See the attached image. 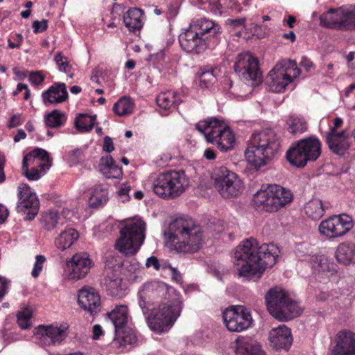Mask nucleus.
Returning a JSON list of instances; mask_svg holds the SVG:
<instances>
[{
    "label": "nucleus",
    "instance_id": "obj_31",
    "mask_svg": "<svg viewBox=\"0 0 355 355\" xmlns=\"http://www.w3.org/2000/svg\"><path fill=\"white\" fill-rule=\"evenodd\" d=\"M101 171L106 178L119 179L123 176L122 167L116 164L110 155L101 158Z\"/></svg>",
    "mask_w": 355,
    "mask_h": 355
},
{
    "label": "nucleus",
    "instance_id": "obj_4",
    "mask_svg": "<svg viewBox=\"0 0 355 355\" xmlns=\"http://www.w3.org/2000/svg\"><path fill=\"white\" fill-rule=\"evenodd\" d=\"M168 239L180 252H195L202 243V232L191 218H178L168 226Z\"/></svg>",
    "mask_w": 355,
    "mask_h": 355
},
{
    "label": "nucleus",
    "instance_id": "obj_58",
    "mask_svg": "<svg viewBox=\"0 0 355 355\" xmlns=\"http://www.w3.org/2000/svg\"><path fill=\"white\" fill-rule=\"evenodd\" d=\"M103 149L107 153H111L114 149L112 139L108 136L104 138Z\"/></svg>",
    "mask_w": 355,
    "mask_h": 355
},
{
    "label": "nucleus",
    "instance_id": "obj_51",
    "mask_svg": "<svg viewBox=\"0 0 355 355\" xmlns=\"http://www.w3.org/2000/svg\"><path fill=\"white\" fill-rule=\"evenodd\" d=\"M246 19L245 17L231 19L228 18L225 21L226 25L229 26L232 29L245 27Z\"/></svg>",
    "mask_w": 355,
    "mask_h": 355
},
{
    "label": "nucleus",
    "instance_id": "obj_23",
    "mask_svg": "<svg viewBox=\"0 0 355 355\" xmlns=\"http://www.w3.org/2000/svg\"><path fill=\"white\" fill-rule=\"evenodd\" d=\"M42 97L45 105H57L66 101L68 98L66 85L63 83H53L42 92Z\"/></svg>",
    "mask_w": 355,
    "mask_h": 355
},
{
    "label": "nucleus",
    "instance_id": "obj_3",
    "mask_svg": "<svg viewBox=\"0 0 355 355\" xmlns=\"http://www.w3.org/2000/svg\"><path fill=\"white\" fill-rule=\"evenodd\" d=\"M280 142L275 132L267 129L253 133L245 150L248 162L255 168L266 165L277 153Z\"/></svg>",
    "mask_w": 355,
    "mask_h": 355
},
{
    "label": "nucleus",
    "instance_id": "obj_28",
    "mask_svg": "<svg viewBox=\"0 0 355 355\" xmlns=\"http://www.w3.org/2000/svg\"><path fill=\"white\" fill-rule=\"evenodd\" d=\"M268 78L271 80V89L276 93L284 92L286 86L293 82V78L285 69H277V67L269 72Z\"/></svg>",
    "mask_w": 355,
    "mask_h": 355
},
{
    "label": "nucleus",
    "instance_id": "obj_8",
    "mask_svg": "<svg viewBox=\"0 0 355 355\" xmlns=\"http://www.w3.org/2000/svg\"><path fill=\"white\" fill-rule=\"evenodd\" d=\"M267 309L279 321H288L299 316L302 309L288 290H268L265 295Z\"/></svg>",
    "mask_w": 355,
    "mask_h": 355
},
{
    "label": "nucleus",
    "instance_id": "obj_30",
    "mask_svg": "<svg viewBox=\"0 0 355 355\" xmlns=\"http://www.w3.org/2000/svg\"><path fill=\"white\" fill-rule=\"evenodd\" d=\"M336 258L338 263L345 266L355 264V243L352 241L343 242L336 251Z\"/></svg>",
    "mask_w": 355,
    "mask_h": 355
},
{
    "label": "nucleus",
    "instance_id": "obj_1",
    "mask_svg": "<svg viewBox=\"0 0 355 355\" xmlns=\"http://www.w3.org/2000/svg\"><path fill=\"white\" fill-rule=\"evenodd\" d=\"M279 248L273 243L259 245L253 238L244 240L234 252V264L241 276L259 278L276 263Z\"/></svg>",
    "mask_w": 355,
    "mask_h": 355
},
{
    "label": "nucleus",
    "instance_id": "obj_45",
    "mask_svg": "<svg viewBox=\"0 0 355 355\" xmlns=\"http://www.w3.org/2000/svg\"><path fill=\"white\" fill-rule=\"evenodd\" d=\"M32 317V312L28 309H25L21 311H19L17 314V323L19 326L23 329H26L31 327V318Z\"/></svg>",
    "mask_w": 355,
    "mask_h": 355
},
{
    "label": "nucleus",
    "instance_id": "obj_52",
    "mask_svg": "<svg viewBox=\"0 0 355 355\" xmlns=\"http://www.w3.org/2000/svg\"><path fill=\"white\" fill-rule=\"evenodd\" d=\"M68 157L73 164H78L83 157V151L80 148H76L67 153Z\"/></svg>",
    "mask_w": 355,
    "mask_h": 355
},
{
    "label": "nucleus",
    "instance_id": "obj_26",
    "mask_svg": "<svg viewBox=\"0 0 355 355\" xmlns=\"http://www.w3.org/2000/svg\"><path fill=\"white\" fill-rule=\"evenodd\" d=\"M78 302L81 308L95 314L100 311L101 297L95 290H79Z\"/></svg>",
    "mask_w": 355,
    "mask_h": 355
},
{
    "label": "nucleus",
    "instance_id": "obj_11",
    "mask_svg": "<svg viewBox=\"0 0 355 355\" xmlns=\"http://www.w3.org/2000/svg\"><path fill=\"white\" fill-rule=\"evenodd\" d=\"M322 153V143L318 138L311 136L300 139L290 146L286 153L288 162L298 168L316 161Z\"/></svg>",
    "mask_w": 355,
    "mask_h": 355
},
{
    "label": "nucleus",
    "instance_id": "obj_41",
    "mask_svg": "<svg viewBox=\"0 0 355 355\" xmlns=\"http://www.w3.org/2000/svg\"><path fill=\"white\" fill-rule=\"evenodd\" d=\"M217 71V68L212 66L202 67L198 72L200 86L208 88L213 83Z\"/></svg>",
    "mask_w": 355,
    "mask_h": 355
},
{
    "label": "nucleus",
    "instance_id": "obj_60",
    "mask_svg": "<svg viewBox=\"0 0 355 355\" xmlns=\"http://www.w3.org/2000/svg\"><path fill=\"white\" fill-rule=\"evenodd\" d=\"M5 162L6 159L4 155H0V183L3 182L6 180V175L4 173Z\"/></svg>",
    "mask_w": 355,
    "mask_h": 355
},
{
    "label": "nucleus",
    "instance_id": "obj_7",
    "mask_svg": "<svg viewBox=\"0 0 355 355\" xmlns=\"http://www.w3.org/2000/svg\"><path fill=\"white\" fill-rule=\"evenodd\" d=\"M146 223L140 218L128 219L119 231L114 248L125 256L137 254L146 238Z\"/></svg>",
    "mask_w": 355,
    "mask_h": 355
},
{
    "label": "nucleus",
    "instance_id": "obj_25",
    "mask_svg": "<svg viewBox=\"0 0 355 355\" xmlns=\"http://www.w3.org/2000/svg\"><path fill=\"white\" fill-rule=\"evenodd\" d=\"M269 340L276 349H288L292 344L293 337L290 329L282 324L270 331Z\"/></svg>",
    "mask_w": 355,
    "mask_h": 355
},
{
    "label": "nucleus",
    "instance_id": "obj_16",
    "mask_svg": "<svg viewBox=\"0 0 355 355\" xmlns=\"http://www.w3.org/2000/svg\"><path fill=\"white\" fill-rule=\"evenodd\" d=\"M17 212L21 213L25 220H33L37 215L40 201L36 193L27 184H20L17 188Z\"/></svg>",
    "mask_w": 355,
    "mask_h": 355
},
{
    "label": "nucleus",
    "instance_id": "obj_42",
    "mask_svg": "<svg viewBox=\"0 0 355 355\" xmlns=\"http://www.w3.org/2000/svg\"><path fill=\"white\" fill-rule=\"evenodd\" d=\"M96 116H89L87 114H79L75 119L76 128L80 132L91 131L96 123Z\"/></svg>",
    "mask_w": 355,
    "mask_h": 355
},
{
    "label": "nucleus",
    "instance_id": "obj_55",
    "mask_svg": "<svg viewBox=\"0 0 355 355\" xmlns=\"http://www.w3.org/2000/svg\"><path fill=\"white\" fill-rule=\"evenodd\" d=\"M117 336L121 338L123 345H132L137 341V338L134 334L125 332L124 329L121 331V335Z\"/></svg>",
    "mask_w": 355,
    "mask_h": 355
},
{
    "label": "nucleus",
    "instance_id": "obj_34",
    "mask_svg": "<svg viewBox=\"0 0 355 355\" xmlns=\"http://www.w3.org/2000/svg\"><path fill=\"white\" fill-rule=\"evenodd\" d=\"M157 105L164 110L176 108L182 102L180 95L175 92H161L156 98Z\"/></svg>",
    "mask_w": 355,
    "mask_h": 355
},
{
    "label": "nucleus",
    "instance_id": "obj_12",
    "mask_svg": "<svg viewBox=\"0 0 355 355\" xmlns=\"http://www.w3.org/2000/svg\"><path fill=\"white\" fill-rule=\"evenodd\" d=\"M214 186L225 198L238 196L243 191V182L237 174L225 166L216 168L214 173Z\"/></svg>",
    "mask_w": 355,
    "mask_h": 355
},
{
    "label": "nucleus",
    "instance_id": "obj_50",
    "mask_svg": "<svg viewBox=\"0 0 355 355\" xmlns=\"http://www.w3.org/2000/svg\"><path fill=\"white\" fill-rule=\"evenodd\" d=\"M45 76L41 71H31L29 74V81L34 86H39L43 83Z\"/></svg>",
    "mask_w": 355,
    "mask_h": 355
},
{
    "label": "nucleus",
    "instance_id": "obj_21",
    "mask_svg": "<svg viewBox=\"0 0 355 355\" xmlns=\"http://www.w3.org/2000/svg\"><path fill=\"white\" fill-rule=\"evenodd\" d=\"M337 343L332 350V355H355V334L341 331L336 336Z\"/></svg>",
    "mask_w": 355,
    "mask_h": 355
},
{
    "label": "nucleus",
    "instance_id": "obj_40",
    "mask_svg": "<svg viewBox=\"0 0 355 355\" xmlns=\"http://www.w3.org/2000/svg\"><path fill=\"white\" fill-rule=\"evenodd\" d=\"M67 115L65 113L58 110H53L44 116V122L47 127L51 128H58L63 126L67 121Z\"/></svg>",
    "mask_w": 355,
    "mask_h": 355
},
{
    "label": "nucleus",
    "instance_id": "obj_64",
    "mask_svg": "<svg viewBox=\"0 0 355 355\" xmlns=\"http://www.w3.org/2000/svg\"><path fill=\"white\" fill-rule=\"evenodd\" d=\"M204 157L208 160H214L216 159V155L215 151L209 148L205 150Z\"/></svg>",
    "mask_w": 355,
    "mask_h": 355
},
{
    "label": "nucleus",
    "instance_id": "obj_5",
    "mask_svg": "<svg viewBox=\"0 0 355 355\" xmlns=\"http://www.w3.org/2000/svg\"><path fill=\"white\" fill-rule=\"evenodd\" d=\"M164 297L167 302L162 303L157 308L151 309L150 313L146 315L149 328L157 333L168 331L182 310V301L177 290H167Z\"/></svg>",
    "mask_w": 355,
    "mask_h": 355
},
{
    "label": "nucleus",
    "instance_id": "obj_44",
    "mask_svg": "<svg viewBox=\"0 0 355 355\" xmlns=\"http://www.w3.org/2000/svg\"><path fill=\"white\" fill-rule=\"evenodd\" d=\"M46 167H21V173L29 181L39 180L45 173Z\"/></svg>",
    "mask_w": 355,
    "mask_h": 355
},
{
    "label": "nucleus",
    "instance_id": "obj_48",
    "mask_svg": "<svg viewBox=\"0 0 355 355\" xmlns=\"http://www.w3.org/2000/svg\"><path fill=\"white\" fill-rule=\"evenodd\" d=\"M46 259L44 255L38 254L35 257V262L31 271V275L34 278H37L43 270V265Z\"/></svg>",
    "mask_w": 355,
    "mask_h": 355
},
{
    "label": "nucleus",
    "instance_id": "obj_57",
    "mask_svg": "<svg viewBox=\"0 0 355 355\" xmlns=\"http://www.w3.org/2000/svg\"><path fill=\"white\" fill-rule=\"evenodd\" d=\"M146 266L147 268L153 267L154 269L158 270L160 268V264L156 257L151 256L147 259Z\"/></svg>",
    "mask_w": 355,
    "mask_h": 355
},
{
    "label": "nucleus",
    "instance_id": "obj_46",
    "mask_svg": "<svg viewBox=\"0 0 355 355\" xmlns=\"http://www.w3.org/2000/svg\"><path fill=\"white\" fill-rule=\"evenodd\" d=\"M132 190V187L130 182H125L121 184L119 191H117V196L119 199L123 203L130 201V191Z\"/></svg>",
    "mask_w": 355,
    "mask_h": 355
},
{
    "label": "nucleus",
    "instance_id": "obj_32",
    "mask_svg": "<svg viewBox=\"0 0 355 355\" xmlns=\"http://www.w3.org/2000/svg\"><path fill=\"white\" fill-rule=\"evenodd\" d=\"M79 238V233L74 228H67L62 231L54 239L55 246L64 250L69 248Z\"/></svg>",
    "mask_w": 355,
    "mask_h": 355
},
{
    "label": "nucleus",
    "instance_id": "obj_39",
    "mask_svg": "<svg viewBox=\"0 0 355 355\" xmlns=\"http://www.w3.org/2000/svg\"><path fill=\"white\" fill-rule=\"evenodd\" d=\"M108 200L107 189L103 184H96L93 188L89 202L92 207L97 208L105 205Z\"/></svg>",
    "mask_w": 355,
    "mask_h": 355
},
{
    "label": "nucleus",
    "instance_id": "obj_49",
    "mask_svg": "<svg viewBox=\"0 0 355 355\" xmlns=\"http://www.w3.org/2000/svg\"><path fill=\"white\" fill-rule=\"evenodd\" d=\"M311 245L308 243H300L297 245L296 247V254L300 258H305L306 257H309V259L312 255H311L310 251Z\"/></svg>",
    "mask_w": 355,
    "mask_h": 355
},
{
    "label": "nucleus",
    "instance_id": "obj_59",
    "mask_svg": "<svg viewBox=\"0 0 355 355\" xmlns=\"http://www.w3.org/2000/svg\"><path fill=\"white\" fill-rule=\"evenodd\" d=\"M343 121L341 118L336 117L334 120V125L330 128L329 131L327 133H339L337 130L343 125Z\"/></svg>",
    "mask_w": 355,
    "mask_h": 355
},
{
    "label": "nucleus",
    "instance_id": "obj_29",
    "mask_svg": "<svg viewBox=\"0 0 355 355\" xmlns=\"http://www.w3.org/2000/svg\"><path fill=\"white\" fill-rule=\"evenodd\" d=\"M144 12L141 8H129L123 16L125 26L130 32L140 31L144 26Z\"/></svg>",
    "mask_w": 355,
    "mask_h": 355
},
{
    "label": "nucleus",
    "instance_id": "obj_62",
    "mask_svg": "<svg viewBox=\"0 0 355 355\" xmlns=\"http://www.w3.org/2000/svg\"><path fill=\"white\" fill-rule=\"evenodd\" d=\"M103 334V330L99 324H95L93 327V339L98 340L100 336Z\"/></svg>",
    "mask_w": 355,
    "mask_h": 355
},
{
    "label": "nucleus",
    "instance_id": "obj_53",
    "mask_svg": "<svg viewBox=\"0 0 355 355\" xmlns=\"http://www.w3.org/2000/svg\"><path fill=\"white\" fill-rule=\"evenodd\" d=\"M32 26L34 33H42L48 28V21L44 19L42 21L35 20L33 22Z\"/></svg>",
    "mask_w": 355,
    "mask_h": 355
},
{
    "label": "nucleus",
    "instance_id": "obj_20",
    "mask_svg": "<svg viewBox=\"0 0 355 355\" xmlns=\"http://www.w3.org/2000/svg\"><path fill=\"white\" fill-rule=\"evenodd\" d=\"M92 261L87 252L75 254L71 258V278L73 279H80L84 278L89 272Z\"/></svg>",
    "mask_w": 355,
    "mask_h": 355
},
{
    "label": "nucleus",
    "instance_id": "obj_24",
    "mask_svg": "<svg viewBox=\"0 0 355 355\" xmlns=\"http://www.w3.org/2000/svg\"><path fill=\"white\" fill-rule=\"evenodd\" d=\"M235 355H265L257 342L250 337H239L230 347Z\"/></svg>",
    "mask_w": 355,
    "mask_h": 355
},
{
    "label": "nucleus",
    "instance_id": "obj_38",
    "mask_svg": "<svg viewBox=\"0 0 355 355\" xmlns=\"http://www.w3.org/2000/svg\"><path fill=\"white\" fill-rule=\"evenodd\" d=\"M135 103L129 96H123L114 104L112 110L119 116L129 115L133 112Z\"/></svg>",
    "mask_w": 355,
    "mask_h": 355
},
{
    "label": "nucleus",
    "instance_id": "obj_33",
    "mask_svg": "<svg viewBox=\"0 0 355 355\" xmlns=\"http://www.w3.org/2000/svg\"><path fill=\"white\" fill-rule=\"evenodd\" d=\"M107 316L114 326L116 336L121 335V331L123 330L128 323V310L125 306L116 307L112 311L107 313Z\"/></svg>",
    "mask_w": 355,
    "mask_h": 355
},
{
    "label": "nucleus",
    "instance_id": "obj_54",
    "mask_svg": "<svg viewBox=\"0 0 355 355\" xmlns=\"http://www.w3.org/2000/svg\"><path fill=\"white\" fill-rule=\"evenodd\" d=\"M13 42L9 39L8 40V45L10 49H19L23 42V36L19 33H15L12 35Z\"/></svg>",
    "mask_w": 355,
    "mask_h": 355
},
{
    "label": "nucleus",
    "instance_id": "obj_14",
    "mask_svg": "<svg viewBox=\"0 0 355 355\" xmlns=\"http://www.w3.org/2000/svg\"><path fill=\"white\" fill-rule=\"evenodd\" d=\"M320 25L340 31L355 29V9L343 7L329 9L320 17Z\"/></svg>",
    "mask_w": 355,
    "mask_h": 355
},
{
    "label": "nucleus",
    "instance_id": "obj_18",
    "mask_svg": "<svg viewBox=\"0 0 355 355\" xmlns=\"http://www.w3.org/2000/svg\"><path fill=\"white\" fill-rule=\"evenodd\" d=\"M316 281L325 284L337 272V265L332 259L324 255H312L309 259Z\"/></svg>",
    "mask_w": 355,
    "mask_h": 355
},
{
    "label": "nucleus",
    "instance_id": "obj_9",
    "mask_svg": "<svg viewBox=\"0 0 355 355\" xmlns=\"http://www.w3.org/2000/svg\"><path fill=\"white\" fill-rule=\"evenodd\" d=\"M196 129L204 134L207 141L223 152L231 150L235 142V137L230 127L216 118L200 121L196 124Z\"/></svg>",
    "mask_w": 355,
    "mask_h": 355
},
{
    "label": "nucleus",
    "instance_id": "obj_63",
    "mask_svg": "<svg viewBox=\"0 0 355 355\" xmlns=\"http://www.w3.org/2000/svg\"><path fill=\"white\" fill-rule=\"evenodd\" d=\"M26 137V133L22 129H19L16 135L14 137L13 140L15 143L20 141L21 139H24Z\"/></svg>",
    "mask_w": 355,
    "mask_h": 355
},
{
    "label": "nucleus",
    "instance_id": "obj_56",
    "mask_svg": "<svg viewBox=\"0 0 355 355\" xmlns=\"http://www.w3.org/2000/svg\"><path fill=\"white\" fill-rule=\"evenodd\" d=\"M22 123L21 120V114H17L12 115L8 120V128H13L15 127H17L18 125H21Z\"/></svg>",
    "mask_w": 355,
    "mask_h": 355
},
{
    "label": "nucleus",
    "instance_id": "obj_36",
    "mask_svg": "<svg viewBox=\"0 0 355 355\" xmlns=\"http://www.w3.org/2000/svg\"><path fill=\"white\" fill-rule=\"evenodd\" d=\"M65 223L64 218L61 217L57 211H49L42 214L41 223L43 227L49 231L59 225L62 226Z\"/></svg>",
    "mask_w": 355,
    "mask_h": 355
},
{
    "label": "nucleus",
    "instance_id": "obj_27",
    "mask_svg": "<svg viewBox=\"0 0 355 355\" xmlns=\"http://www.w3.org/2000/svg\"><path fill=\"white\" fill-rule=\"evenodd\" d=\"M49 153L44 149L36 148L23 158L21 167H47L49 166Z\"/></svg>",
    "mask_w": 355,
    "mask_h": 355
},
{
    "label": "nucleus",
    "instance_id": "obj_19",
    "mask_svg": "<svg viewBox=\"0 0 355 355\" xmlns=\"http://www.w3.org/2000/svg\"><path fill=\"white\" fill-rule=\"evenodd\" d=\"M67 327L53 324L39 325L35 329L34 335L41 346L56 345L60 344L67 338Z\"/></svg>",
    "mask_w": 355,
    "mask_h": 355
},
{
    "label": "nucleus",
    "instance_id": "obj_13",
    "mask_svg": "<svg viewBox=\"0 0 355 355\" xmlns=\"http://www.w3.org/2000/svg\"><path fill=\"white\" fill-rule=\"evenodd\" d=\"M234 71L241 80L245 81V84L254 87L262 81L259 60L250 53L238 55L234 64Z\"/></svg>",
    "mask_w": 355,
    "mask_h": 355
},
{
    "label": "nucleus",
    "instance_id": "obj_43",
    "mask_svg": "<svg viewBox=\"0 0 355 355\" xmlns=\"http://www.w3.org/2000/svg\"><path fill=\"white\" fill-rule=\"evenodd\" d=\"M153 290H140L138 293L139 305L144 315H148L150 309V306L153 304V299L150 295Z\"/></svg>",
    "mask_w": 355,
    "mask_h": 355
},
{
    "label": "nucleus",
    "instance_id": "obj_2",
    "mask_svg": "<svg viewBox=\"0 0 355 355\" xmlns=\"http://www.w3.org/2000/svg\"><path fill=\"white\" fill-rule=\"evenodd\" d=\"M221 26L215 21L200 18L193 20L189 26L178 37L183 51L191 54H200L207 48L214 47L219 42Z\"/></svg>",
    "mask_w": 355,
    "mask_h": 355
},
{
    "label": "nucleus",
    "instance_id": "obj_47",
    "mask_svg": "<svg viewBox=\"0 0 355 355\" xmlns=\"http://www.w3.org/2000/svg\"><path fill=\"white\" fill-rule=\"evenodd\" d=\"M54 59L60 71L65 73L70 71L71 66L69 64L67 58L64 57L61 52H58Z\"/></svg>",
    "mask_w": 355,
    "mask_h": 355
},
{
    "label": "nucleus",
    "instance_id": "obj_6",
    "mask_svg": "<svg viewBox=\"0 0 355 355\" xmlns=\"http://www.w3.org/2000/svg\"><path fill=\"white\" fill-rule=\"evenodd\" d=\"M189 186V179L183 170H168L153 178V192L164 200L179 197Z\"/></svg>",
    "mask_w": 355,
    "mask_h": 355
},
{
    "label": "nucleus",
    "instance_id": "obj_37",
    "mask_svg": "<svg viewBox=\"0 0 355 355\" xmlns=\"http://www.w3.org/2000/svg\"><path fill=\"white\" fill-rule=\"evenodd\" d=\"M287 130L292 135L302 134L307 130L308 124L303 117L293 115L286 119Z\"/></svg>",
    "mask_w": 355,
    "mask_h": 355
},
{
    "label": "nucleus",
    "instance_id": "obj_10",
    "mask_svg": "<svg viewBox=\"0 0 355 355\" xmlns=\"http://www.w3.org/2000/svg\"><path fill=\"white\" fill-rule=\"evenodd\" d=\"M293 199L291 190L278 184H270L266 189L258 191L252 201L256 209L275 212L290 204Z\"/></svg>",
    "mask_w": 355,
    "mask_h": 355
},
{
    "label": "nucleus",
    "instance_id": "obj_61",
    "mask_svg": "<svg viewBox=\"0 0 355 355\" xmlns=\"http://www.w3.org/2000/svg\"><path fill=\"white\" fill-rule=\"evenodd\" d=\"M9 214L8 209L2 205H0V224L4 223V221L6 220Z\"/></svg>",
    "mask_w": 355,
    "mask_h": 355
},
{
    "label": "nucleus",
    "instance_id": "obj_17",
    "mask_svg": "<svg viewBox=\"0 0 355 355\" xmlns=\"http://www.w3.org/2000/svg\"><path fill=\"white\" fill-rule=\"evenodd\" d=\"M223 318L224 324L230 331H242L250 327L253 322L250 311L241 305L225 309Z\"/></svg>",
    "mask_w": 355,
    "mask_h": 355
},
{
    "label": "nucleus",
    "instance_id": "obj_35",
    "mask_svg": "<svg viewBox=\"0 0 355 355\" xmlns=\"http://www.w3.org/2000/svg\"><path fill=\"white\" fill-rule=\"evenodd\" d=\"M306 215L312 220H319L325 212L324 207L321 200L313 198L304 205Z\"/></svg>",
    "mask_w": 355,
    "mask_h": 355
},
{
    "label": "nucleus",
    "instance_id": "obj_15",
    "mask_svg": "<svg viewBox=\"0 0 355 355\" xmlns=\"http://www.w3.org/2000/svg\"><path fill=\"white\" fill-rule=\"evenodd\" d=\"M354 227L351 216L347 214L334 215L322 220L318 227L321 235L329 239L346 235Z\"/></svg>",
    "mask_w": 355,
    "mask_h": 355
},
{
    "label": "nucleus",
    "instance_id": "obj_22",
    "mask_svg": "<svg viewBox=\"0 0 355 355\" xmlns=\"http://www.w3.org/2000/svg\"><path fill=\"white\" fill-rule=\"evenodd\" d=\"M326 143L329 150L338 155H344L350 147L349 134L346 130L339 133H327Z\"/></svg>",
    "mask_w": 355,
    "mask_h": 355
}]
</instances>
